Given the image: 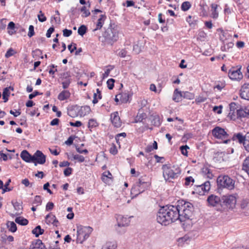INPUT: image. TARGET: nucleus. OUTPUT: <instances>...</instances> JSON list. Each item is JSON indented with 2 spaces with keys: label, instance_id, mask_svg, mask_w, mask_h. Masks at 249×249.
<instances>
[{
  "label": "nucleus",
  "instance_id": "64",
  "mask_svg": "<svg viewBox=\"0 0 249 249\" xmlns=\"http://www.w3.org/2000/svg\"><path fill=\"white\" fill-rule=\"evenodd\" d=\"M109 152L111 154L114 155H116L117 153L118 150L115 144H112V145L111 146L109 149Z\"/></svg>",
  "mask_w": 249,
  "mask_h": 249
},
{
  "label": "nucleus",
  "instance_id": "24",
  "mask_svg": "<svg viewBox=\"0 0 249 249\" xmlns=\"http://www.w3.org/2000/svg\"><path fill=\"white\" fill-rule=\"evenodd\" d=\"M71 95L69 90H64L61 91L58 95V99L60 101H64L68 99Z\"/></svg>",
  "mask_w": 249,
  "mask_h": 249
},
{
  "label": "nucleus",
  "instance_id": "38",
  "mask_svg": "<svg viewBox=\"0 0 249 249\" xmlns=\"http://www.w3.org/2000/svg\"><path fill=\"white\" fill-rule=\"evenodd\" d=\"M15 222L22 226L27 225L28 223V220L22 217H18L15 219Z\"/></svg>",
  "mask_w": 249,
  "mask_h": 249
},
{
  "label": "nucleus",
  "instance_id": "63",
  "mask_svg": "<svg viewBox=\"0 0 249 249\" xmlns=\"http://www.w3.org/2000/svg\"><path fill=\"white\" fill-rule=\"evenodd\" d=\"M68 48L70 52L72 53L75 50H76V44L75 43H72L71 44L68 45Z\"/></svg>",
  "mask_w": 249,
  "mask_h": 249
},
{
  "label": "nucleus",
  "instance_id": "26",
  "mask_svg": "<svg viewBox=\"0 0 249 249\" xmlns=\"http://www.w3.org/2000/svg\"><path fill=\"white\" fill-rule=\"evenodd\" d=\"M150 119L152 124L156 126H159L161 124L160 118L158 115H152Z\"/></svg>",
  "mask_w": 249,
  "mask_h": 249
},
{
  "label": "nucleus",
  "instance_id": "30",
  "mask_svg": "<svg viewBox=\"0 0 249 249\" xmlns=\"http://www.w3.org/2000/svg\"><path fill=\"white\" fill-rule=\"evenodd\" d=\"M112 175L109 171L105 172L103 174L102 177V180L106 183H108L109 181L111 179Z\"/></svg>",
  "mask_w": 249,
  "mask_h": 249
},
{
  "label": "nucleus",
  "instance_id": "44",
  "mask_svg": "<svg viewBox=\"0 0 249 249\" xmlns=\"http://www.w3.org/2000/svg\"><path fill=\"white\" fill-rule=\"evenodd\" d=\"M202 172L204 175H207L208 178H212L213 177L211 170L207 167H204L202 169Z\"/></svg>",
  "mask_w": 249,
  "mask_h": 249
},
{
  "label": "nucleus",
  "instance_id": "42",
  "mask_svg": "<svg viewBox=\"0 0 249 249\" xmlns=\"http://www.w3.org/2000/svg\"><path fill=\"white\" fill-rule=\"evenodd\" d=\"M237 118L245 117L247 116V112L241 107L236 109V113Z\"/></svg>",
  "mask_w": 249,
  "mask_h": 249
},
{
  "label": "nucleus",
  "instance_id": "41",
  "mask_svg": "<svg viewBox=\"0 0 249 249\" xmlns=\"http://www.w3.org/2000/svg\"><path fill=\"white\" fill-rule=\"evenodd\" d=\"M120 100L122 103H126L128 101L130 96L128 94L126 93H123L121 94H119Z\"/></svg>",
  "mask_w": 249,
  "mask_h": 249
},
{
  "label": "nucleus",
  "instance_id": "57",
  "mask_svg": "<svg viewBox=\"0 0 249 249\" xmlns=\"http://www.w3.org/2000/svg\"><path fill=\"white\" fill-rule=\"evenodd\" d=\"M114 82H115V80L112 78H110L107 81V87H108V89H113V88L114 87Z\"/></svg>",
  "mask_w": 249,
  "mask_h": 249
},
{
  "label": "nucleus",
  "instance_id": "32",
  "mask_svg": "<svg viewBox=\"0 0 249 249\" xmlns=\"http://www.w3.org/2000/svg\"><path fill=\"white\" fill-rule=\"evenodd\" d=\"M143 47L142 43L140 41H138L133 46V51L135 53L138 54L141 52Z\"/></svg>",
  "mask_w": 249,
  "mask_h": 249
},
{
  "label": "nucleus",
  "instance_id": "5",
  "mask_svg": "<svg viewBox=\"0 0 249 249\" xmlns=\"http://www.w3.org/2000/svg\"><path fill=\"white\" fill-rule=\"evenodd\" d=\"M103 36L106 41L112 45L119 38V30L117 27H112L110 26L106 30Z\"/></svg>",
  "mask_w": 249,
  "mask_h": 249
},
{
  "label": "nucleus",
  "instance_id": "35",
  "mask_svg": "<svg viewBox=\"0 0 249 249\" xmlns=\"http://www.w3.org/2000/svg\"><path fill=\"white\" fill-rule=\"evenodd\" d=\"M129 221L126 217H121V220L118 221V226L119 227L127 226L129 224Z\"/></svg>",
  "mask_w": 249,
  "mask_h": 249
},
{
  "label": "nucleus",
  "instance_id": "37",
  "mask_svg": "<svg viewBox=\"0 0 249 249\" xmlns=\"http://www.w3.org/2000/svg\"><path fill=\"white\" fill-rule=\"evenodd\" d=\"M212 17L213 18H216L218 17V14L216 13V9L218 7V5L216 3H212L211 5Z\"/></svg>",
  "mask_w": 249,
  "mask_h": 249
},
{
  "label": "nucleus",
  "instance_id": "46",
  "mask_svg": "<svg viewBox=\"0 0 249 249\" xmlns=\"http://www.w3.org/2000/svg\"><path fill=\"white\" fill-rule=\"evenodd\" d=\"M87 27L85 25H82L78 28V33L79 35L83 36L87 33Z\"/></svg>",
  "mask_w": 249,
  "mask_h": 249
},
{
  "label": "nucleus",
  "instance_id": "60",
  "mask_svg": "<svg viewBox=\"0 0 249 249\" xmlns=\"http://www.w3.org/2000/svg\"><path fill=\"white\" fill-rule=\"evenodd\" d=\"M73 158L74 160H77L80 162H82L85 160V158L83 156L78 154L73 155Z\"/></svg>",
  "mask_w": 249,
  "mask_h": 249
},
{
  "label": "nucleus",
  "instance_id": "55",
  "mask_svg": "<svg viewBox=\"0 0 249 249\" xmlns=\"http://www.w3.org/2000/svg\"><path fill=\"white\" fill-rule=\"evenodd\" d=\"M16 53V52L12 48H10L8 50L7 52L5 54V57L6 58H9L10 56L13 55L14 54Z\"/></svg>",
  "mask_w": 249,
  "mask_h": 249
},
{
  "label": "nucleus",
  "instance_id": "59",
  "mask_svg": "<svg viewBox=\"0 0 249 249\" xmlns=\"http://www.w3.org/2000/svg\"><path fill=\"white\" fill-rule=\"evenodd\" d=\"M193 136V134L192 133H186L185 134L182 138V141L184 142H186L187 140L190 138H191Z\"/></svg>",
  "mask_w": 249,
  "mask_h": 249
},
{
  "label": "nucleus",
  "instance_id": "1",
  "mask_svg": "<svg viewBox=\"0 0 249 249\" xmlns=\"http://www.w3.org/2000/svg\"><path fill=\"white\" fill-rule=\"evenodd\" d=\"M178 208L173 205H166L161 207L159 210L157 220L162 225H168L178 220Z\"/></svg>",
  "mask_w": 249,
  "mask_h": 249
},
{
  "label": "nucleus",
  "instance_id": "15",
  "mask_svg": "<svg viewBox=\"0 0 249 249\" xmlns=\"http://www.w3.org/2000/svg\"><path fill=\"white\" fill-rule=\"evenodd\" d=\"M29 249H47V248L41 240L36 239L32 242Z\"/></svg>",
  "mask_w": 249,
  "mask_h": 249
},
{
  "label": "nucleus",
  "instance_id": "7",
  "mask_svg": "<svg viewBox=\"0 0 249 249\" xmlns=\"http://www.w3.org/2000/svg\"><path fill=\"white\" fill-rule=\"evenodd\" d=\"M235 181L227 175H219V186L229 190H232L234 188Z\"/></svg>",
  "mask_w": 249,
  "mask_h": 249
},
{
  "label": "nucleus",
  "instance_id": "50",
  "mask_svg": "<svg viewBox=\"0 0 249 249\" xmlns=\"http://www.w3.org/2000/svg\"><path fill=\"white\" fill-rule=\"evenodd\" d=\"M195 179L192 178V177H187L185 178L184 185L186 186H188L190 185H193Z\"/></svg>",
  "mask_w": 249,
  "mask_h": 249
},
{
  "label": "nucleus",
  "instance_id": "17",
  "mask_svg": "<svg viewBox=\"0 0 249 249\" xmlns=\"http://www.w3.org/2000/svg\"><path fill=\"white\" fill-rule=\"evenodd\" d=\"M235 141L239 142L240 144H244L246 141L245 135H244L242 133L238 132L234 133L231 138V141Z\"/></svg>",
  "mask_w": 249,
  "mask_h": 249
},
{
  "label": "nucleus",
  "instance_id": "6",
  "mask_svg": "<svg viewBox=\"0 0 249 249\" xmlns=\"http://www.w3.org/2000/svg\"><path fill=\"white\" fill-rule=\"evenodd\" d=\"M92 231V228L89 226H77V243H82L89 236Z\"/></svg>",
  "mask_w": 249,
  "mask_h": 249
},
{
  "label": "nucleus",
  "instance_id": "11",
  "mask_svg": "<svg viewBox=\"0 0 249 249\" xmlns=\"http://www.w3.org/2000/svg\"><path fill=\"white\" fill-rule=\"evenodd\" d=\"M60 79L62 81L61 84L64 89H67L69 88L70 84L71 82V78L70 74L68 72H64L61 74Z\"/></svg>",
  "mask_w": 249,
  "mask_h": 249
},
{
  "label": "nucleus",
  "instance_id": "18",
  "mask_svg": "<svg viewBox=\"0 0 249 249\" xmlns=\"http://www.w3.org/2000/svg\"><path fill=\"white\" fill-rule=\"evenodd\" d=\"M111 120L113 125L115 127L119 128L121 126L122 123L120 121V118L117 112H116L111 115Z\"/></svg>",
  "mask_w": 249,
  "mask_h": 249
},
{
  "label": "nucleus",
  "instance_id": "13",
  "mask_svg": "<svg viewBox=\"0 0 249 249\" xmlns=\"http://www.w3.org/2000/svg\"><path fill=\"white\" fill-rule=\"evenodd\" d=\"M240 96L242 98L249 100V83L244 84L240 89Z\"/></svg>",
  "mask_w": 249,
  "mask_h": 249
},
{
  "label": "nucleus",
  "instance_id": "4",
  "mask_svg": "<svg viewBox=\"0 0 249 249\" xmlns=\"http://www.w3.org/2000/svg\"><path fill=\"white\" fill-rule=\"evenodd\" d=\"M236 202V197L233 195L224 196L221 199H219V211H225L232 209L235 207Z\"/></svg>",
  "mask_w": 249,
  "mask_h": 249
},
{
  "label": "nucleus",
  "instance_id": "33",
  "mask_svg": "<svg viewBox=\"0 0 249 249\" xmlns=\"http://www.w3.org/2000/svg\"><path fill=\"white\" fill-rule=\"evenodd\" d=\"M7 227L9 229V231L15 232L17 230V227L15 222L13 221H8L7 223Z\"/></svg>",
  "mask_w": 249,
  "mask_h": 249
},
{
  "label": "nucleus",
  "instance_id": "27",
  "mask_svg": "<svg viewBox=\"0 0 249 249\" xmlns=\"http://www.w3.org/2000/svg\"><path fill=\"white\" fill-rule=\"evenodd\" d=\"M16 28L15 23L13 21H10L7 26V32L10 35H13L16 32L15 29Z\"/></svg>",
  "mask_w": 249,
  "mask_h": 249
},
{
  "label": "nucleus",
  "instance_id": "43",
  "mask_svg": "<svg viewBox=\"0 0 249 249\" xmlns=\"http://www.w3.org/2000/svg\"><path fill=\"white\" fill-rule=\"evenodd\" d=\"M80 11L82 12V17L86 18L89 17L90 15L89 11L87 9L86 6H83L80 9Z\"/></svg>",
  "mask_w": 249,
  "mask_h": 249
},
{
  "label": "nucleus",
  "instance_id": "20",
  "mask_svg": "<svg viewBox=\"0 0 249 249\" xmlns=\"http://www.w3.org/2000/svg\"><path fill=\"white\" fill-rule=\"evenodd\" d=\"M207 201L209 206L215 207L218 205V197L215 195H211L209 196Z\"/></svg>",
  "mask_w": 249,
  "mask_h": 249
},
{
  "label": "nucleus",
  "instance_id": "48",
  "mask_svg": "<svg viewBox=\"0 0 249 249\" xmlns=\"http://www.w3.org/2000/svg\"><path fill=\"white\" fill-rule=\"evenodd\" d=\"M192 18V16H189L186 18V21L189 23L190 26L194 27H195V25H196L197 20L196 19H194V18L193 19Z\"/></svg>",
  "mask_w": 249,
  "mask_h": 249
},
{
  "label": "nucleus",
  "instance_id": "52",
  "mask_svg": "<svg viewBox=\"0 0 249 249\" xmlns=\"http://www.w3.org/2000/svg\"><path fill=\"white\" fill-rule=\"evenodd\" d=\"M182 97L184 98L191 100L194 98V95L190 92L185 91L182 92Z\"/></svg>",
  "mask_w": 249,
  "mask_h": 249
},
{
  "label": "nucleus",
  "instance_id": "25",
  "mask_svg": "<svg viewBox=\"0 0 249 249\" xmlns=\"http://www.w3.org/2000/svg\"><path fill=\"white\" fill-rule=\"evenodd\" d=\"M182 97V93L177 89H176L174 92L173 100L176 102H178L181 100Z\"/></svg>",
  "mask_w": 249,
  "mask_h": 249
},
{
  "label": "nucleus",
  "instance_id": "28",
  "mask_svg": "<svg viewBox=\"0 0 249 249\" xmlns=\"http://www.w3.org/2000/svg\"><path fill=\"white\" fill-rule=\"evenodd\" d=\"M106 18V16L105 15H100V18L98 19L97 24H96V28L94 29V30H97L98 29H100L104 24V21Z\"/></svg>",
  "mask_w": 249,
  "mask_h": 249
},
{
  "label": "nucleus",
  "instance_id": "14",
  "mask_svg": "<svg viewBox=\"0 0 249 249\" xmlns=\"http://www.w3.org/2000/svg\"><path fill=\"white\" fill-rule=\"evenodd\" d=\"M21 158L26 162H34V155L32 156L27 150H24L20 153Z\"/></svg>",
  "mask_w": 249,
  "mask_h": 249
},
{
  "label": "nucleus",
  "instance_id": "12",
  "mask_svg": "<svg viewBox=\"0 0 249 249\" xmlns=\"http://www.w3.org/2000/svg\"><path fill=\"white\" fill-rule=\"evenodd\" d=\"M35 159V165L36 166L37 163L40 164H44L46 161V156L43 153L37 150L34 155Z\"/></svg>",
  "mask_w": 249,
  "mask_h": 249
},
{
  "label": "nucleus",
  "instance_id": "56",
  "mask_svg": "<svg viewBox=\"0 0 249 249\" xmlns=\"http://www.w3.org/2000/svg\"><path fill=\"white\" fill-rule=\"evenodd\" d=\"M97 125V122L93 119H90L88 123V127L89 128H92L94 127H95Z\"/></svg>",
  "mask_w": 249,
  "mask_h": 249
},
{
  "label": "nucleus",
  "instance_id": "36",
  "mask_svg": "<svg viewBox=\"0 0 249 249\" xmlns=\"http://www.w3.org/2000/svg\"><path fill=\"white\" fill-rule=\"evenodd\" d=\"M228 153L225 152H219V161L221 162V160L223 161H227L229 160Z\"/></svg>",
  "mask_w": 249,
  "mask_h": 249
},
{
  "label": "nucleus",
  "instance_id": "21",
  "mask_svg": "<svg viewBox=\"0 0 249 249\" xmlns=\"http://www.w3.org/2000/svg\"><path fill=\"white\" fill-rule=\"evenodd\" d=\"M78 107L77 106H72L68 108V115L71 117L74 118L78 116L77 110Z\"/></svg>",
  "mask_w": 249,
  "mask_h": 249
},
{
  "label": "nucleus",
  "instance_id": "34",
  "mask_svg": "<svg viewBox=\"0 0 249 249\" xmlns=\"http://www.w3.org/2000/svg\"><path fill=\"white\" fill-rule=\"evenodd\" d=\"M242 169L246 172L249 176V157H247L244 160Z\"/></svg>",
  "mask_w": 249,
  "mask_h": 249
},
{
  "label": "nucleus",
  "instance_id": "40",
  "mask_svg": "<svg viewBox=\"0 0 249 249\" xmlns=\"http://www.w3.org/2000/svg\"><path fill=\"white\" fill-rule=\"evenodd\" d=\"M146 113H144L142 108L140 109L139 110L137 116V122H142L143 119L146 118Z\"/></svg>",
  "mask_w": 249,
  "mask_h": 249
},
{
  "label": "nucleus",
  "instance_id": "31",
  "mask_svg": "<svg viewBox=\"0 0 249 249\" xmlns=\"http://www.w3.org/2000/svg\"><path fill=\"white\" fill-rule=\"evenodd\" d=\"M44 230L42 229L41 226L38 225L32 231V233L35 235L36 237H38L40 235L43 234Z\"/></svg>",
  "mask_w": 249,
  "mask_h": 249
},
{
  "label": "nucleus",
  "instance_id": "39",
  "mask_svg": "<svg viewBox=\"0 0 249 249\" xmlns=\"http://www.w3.org/2000/svg\"><path fill=\"white\" fill-rule=\"evenodd\" d=\"M229 106L230 109V114H231L232 115L235 116L236 109L239 108L238 105L236 103L233 102L231 103Z\"/></svg>",
  "mask_w": 249,
  "mask_h": 249
},
{
  "label": "nucleus",
  "instance_id": "10",
  "mask_svg": "<svg viewBox=\"0 0 249 249\" xmlns=\"http://www.w3.org/2000/svg\"><path fill=\"white\" fill-rule=\"evenodd\" d=\"M231 142V137L225 129L219 127V144Z\"/></svg>",
  "mask_w": 249,
  "mask_h": 249
},
{
  "label": "nucleus",
  "instance_id": "54",
  "mask_svg": "<svg viewBox=\"0 0 249 249\" xmlns=\"http://www.w3.org/2000/svg\"><path fill=\"white\" fill-rule=\"evenodd\" d=\"M188 149H189V147L187 145H182L180 147V150L182 154L186 156H187L188 155Z\"/></svg>",
  "mask_w": 249,
  "mask_h": 249
},
{
  "label": "nucleus",
  "instance_id": "45",
  "mask_svg": "<svg viewBox=\"0 0 249 249\" xmlns=\"http://www.w3.org/2000/svg\"><path fill=\"white\" fill-rule=\"evenodd\" d=\"M10 95V92L9 90V88H6L4 89L2 93V98L4 100V102H6L8 100V97Z\"/></svg>",
  "mask_w": 249,
  "mask_h": 249
},
{
  "label": "nucleus",
  "instance_id": "49",
  "mask_svg": "<svg viewBox=\"0 0 249 249\" xmlns=\"http://www.w3.org/2000/svg\"><path fill=\"white\" fill-rule=\"evenodd\" d=\"M90 110V107L89 106L82 107L79 111V114L80 116H84L86 114L87 112L89 113Z\"/></svg>",
  "mask_w": 249,
  "mask_h": 249
},
{
  "label": "nucleus",
  "instance_id": "16",
  "mask_svg": "<svg viewBox=\"0 0 249 249\" xmlns=\"http://www.w3.org/2000/svg\"><path fill=\"white\" fill-rule=\"evenodd\" d=\"M219 38L221 42L231 41V36L227 31L219 29Z\"/></svg>",
  "mask_w": 249,
  "mask_h": 249
},
{
  "label": "nucleus",
  "instance_id": "19",
  "mask_svg": "<svg viewBox=\"0 0 249 249\" xmlns=\"http://www.w3.org/2000/svg\"><path fill=\"white\" fill-rule=\"evenodd\" d=\"M150 184V183L148 181V178L145 175L139 178V182L137 183V186L138 187H141L142 185H144V188H148Z\"/></svg>",
  "mask_w": 249,
  "mask_h": 249
},
{
  "label": "nucleus",
  "instance_id": "53",
  "mask_svg": "<svg viewBox=\"0 0 249 249\" xmlns=\"http://www.w3.org/2000/svg\"><path fill=\"white\" fill-rule=\"evenodd\" d=\"M42 203L41 197L40 196H36L33 204L36 205V206L40 205Z\"/></svg>",
  "mask_w": 249,
  "mask_h": 249
},
{
  "label": "nucleus",
  "instance_id": "51",
  "mask_svg": "<svg viewBox=\"0 0 249 249\" xmlns=\"http://www.w3.org/2000/svg\"><path fill=\"white\" fill-rule=\"evenodd\" d=\"M11 182V179H9L4 185V188H2V194L6 192H9L12 190V189L8 187L10 182Z\"/></svg>",
  "mask_w": 249,
  "mask_h": 249
},
{
  "label": "nucleus",
  "instance_id": "29",
  "mask_svg": "<svg viewBox=\"0 0 249 249\" xmlns=\"http://www.w3.org/2000/svg\"><path fill=\"white\" fill-rule=\"evenodd\" d=\"M116 248V242H107L103 246L102 249H115Z\"/></svg>",
  "mask_w": 249,
  "mask_h": 249
},
{
  "label": "nucleus",
  "instance_id": "2",
  "mask_svg": "<svg viewBox=\"0 0 249 249\" xmlns=\"http://www.w3.org/2000/svg\"><path fill=\"white\" fill-rule=\"evenodd\" d=\"M178 211V220L180 221H185L190 219L193 215L194 207L193 205L189 202L183 200L178 201L176 206Z\"/></svg>",
  "mask_w": 249,
  "mask_h": 249
},
{
  "label": "nucleus",
  "instance_id": "47",
  "mask_svg": "<svg viewBox=\"0 0 249 249\" xmlns=\"http://www.w3.org/2000/svg\"><path fill=\"white\" fill-rule=\"evenodd\" d=\"M191 7V4L189 1L183 2L181 6V9L183 11H187Z\"/></svg>",
  "mask_w": 249,
  "mask_h": 249
},
{
  "label": "nucleus",
  "instance_id": "61",
  "mask_svg": "<svg viewBox=\"0 0 249 249\" xmlns=\"http://www.w3.org/2000/svg\"><path fill=\"white\" fill-rule=\"evenodd\" d=\"M40 14L38 15V18L40 22H43L46 20L47 18L44 16V14L42 13L41 11H39Z\"/></svg>",
  "mask_w": 249,
  "mask_h": 249
},
{
  "label": "nucleus",
  "instance_id": "8",
  "mask_svg": "<svg viewBox=\"0 0 249 249\" xmlns=\"http://www.w3.org/2000/svg\"><path fill=\"white\" fill-rule=\"evenodd\" d=\"M241 66H237L236 67H231L228 72V76L230 79L233 80L239 81L242 79L243 76L241 71Z\"/></svg>",
  "mask_w": 249,
  "mask_h": 249
},
{
  "label": "nucleus",
  "instance_id": "22",
  "mask_svg": "<svg viewBox=\"0 0 249 249\" xmlns=\"http://www.w3.org/2000/svg\"><path fill=\"white\" fill-rule=\"evenodd\" d=\"M222 44L220 47L221 50L223 52L228 51L230 48H231L233 46V43L231 41L222 42Z\"/></svg>",
  "mask_w": 249,
  "mask_h": 249
},
{
  "label": "nucleus",
  "instance_id": "62",
  "mask_svg": "<svg viewBox=\"0 0 249 249\" xmlns=\"http://www.w3.org/2000/svg\"><path fill=\"white\" fill-rule=\"evenodd\" d=\"M35 35L34 27L33 25H30L29 27V32L28 36L29 37H32Z\"/></svg>",
  "mask_w": 249,
  "mask_h": 249
},
{
  "label": "nucleus",
  "instance_id": "9",
  "mask_svg": "<svg viewBox=\"0 0 249 249\" xmlns=\"http://www.w3.org/2000/svg\"><path fill=\"white\" fill-rule=\"evenodd\" d=\"M210 183L208 181H205L201 185H196L193 194L196 193L200 196L204 195L210 190Z\"/></svg>",
  "mask_w": 249,
  "mask_h": 249
},
{
  "label": "nucleus",
  "instance_id": "23",
  "mask_svg": "<svg viewBox=\"0 0 249 249\" xmlns=\"http://www.w3.org/2000/svg\"><path fill=\"white\" fill-rule=\"evenodd\" d=\"M46 219L48 220L49 223H52L54 226H57V224L59 223L57 220L55 216L52 213H49L46 216Z\"/></svg>",
  "mask_w": 249,
  "mask_h": 249
},
{
  "label": "nucleus",
  "instance_id": "3",
  "mask_svg": "<svg viewBox=\"0 0 249 249\" xmlns=\"http://www.w3.org/2000/svg\"><path fill=\"white\" fill-rule=\"evenodd\" d=\"M163 177L166 181L171 182L177 178L181 174L180 168L171 165L163 164L162 166Z\"/></svg>",
  "mask_w": 249,
  "mask_h": 249
},
{
  "label": "nucleus",
  "instance_id": "58",
  "mask_svg": "<svg viewBox=\"0 0 249 249\" xmlns=\"http://www.w3.org/2000/svg\"><path fill=\"white\" fill-rule=\"evenodd\" d=\"M12 204L16 211H19L22 209L21 205L18 202H14L12 201Z\"/></svg>",
  "mask_w": 249,
  "mask_h": 249
}]
</instances>
